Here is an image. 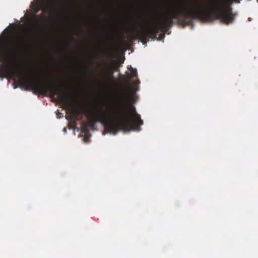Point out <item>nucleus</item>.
<instances>
[{
	"instance_id": "obj_1",
	"label": "nucleus",
	"mask_w": 258,
	"mask_h": 258,
	"mask_svg": "<svg viewBox=\"0 0 258 258\" xmlns=\"http://www.w3.org/2000/svg\"><path fill=\"white\" fill-rule=\"evenodd\" d=\"M231 4L230 0H213L208 5L199 2L190 5L182 4L178 9L172 7L157 23L147 25L140 29L135 28L134 30L140 38L145 40L147 38H156L160 31L166 32L173 25L174 19L183 26H189L195 19L206 21L220 20L222 23L228 25L234 21L236 17L230 7Z\"/></svg>"
},
{
	"instance_id": "obj_2",
	"label": "nucleus",
	"mask_w": 258,
	"mask_h": 258,
	"mask_svg": "<svg viewBox=\"0 0 258 258\" xmlns=\"http://www.w3.org/2000/svg\"><path fill=\"white\" fill-rule=\"evenodd\" d=\"M16 54V49L12 51L6 42L0 40V57L6 61L3 68L4 77L7 78L8 76H11L14 78V80H17L20 86L25 87L26 90L32 89L43 95L48 92L51 94V97L57 96L60 103L67 109L72 111L75 118L72 123L75 126L77 125L76 119L78 117L79 113L73 109L74 94L72 92L64 93L55 83L48 81L40 82L31 78L28 73L18 66L13 59Z\"/></svg>"
},
{
	"instance_id": "obj_3",
	"label": "nucleus",
	"mask_w": 258,
	"mask_h": 258,
	"mask_svg": "<svg viewBox=\"0 0 258 258\" xmlns=\"http://www.w3.org/2000/svg\"><path fill=\"white\" fill-rule=\"evenodd\" d=\"M132 100V96L127 88H122L117 98V105L114 109H109L107 113L102 109L92 113L96 121L104 125L109 133L115 134L119 130L123 132L140 131L143 124L140 115L138 114L135 107L130 111L125 107Z\"/></svg>"
},
{
	"instance_id": "obj_4",
	"label": "nucleus",
	"mask_w": 258,
	"mask_h": 258,
	"mask_svg": "<svg viewBox=\"0 0 258 258\" xmlns=\"http://www.w3.org/2000/svg\"><path fill=\"white\" fill-rule=\"evenodd\" d=\"M88 127H89V125L88 124H86V123L83 122L81 126V132L83 133H84L86 135H87V134L89 132Z\"/></svg>"
},
{
	"instance_id": "obj_5",
	"label": "nucleus",
	"mask_w": 258,
	"mask_h": 258,
	"mask_svg": "<svg viewBox=\"0 0 258 258\" xmlns=\"http://www.w3.org/2000/svg\"><path fill=\"white\" fill-rule=\"evenodd\" d=\"M131 77L134 78L137 76V71L136 69H132L131 72Z\"/></svg>"
},
{
	"instance_id": "obj_6",
	"label": "nucleus",
	"mask_w": 258,
	"mask_h": 258,
	"mask_svg": "<svg viewBox=\"0 0 258 258\" xmlns=\"http://www.w3.org/2000/svg\"><path fill=\"white\" fill-rule=\"evenodd\" d=\"M35 25L36 26H37V27H38L39 28H40V27H41V21H40V19H38L37 20V21H36V22L35 23Z\"/></svg>"
},
{
	"instance_id": "obj_7",
	"label": "nucleus",
	"mask_w": 258,
	"mask_h": 258,
	"mask_svg": "<svg viewBox=\"0 0 258 258\" xmlns=\"http://www.w3.org/2000/svg\"><path fill=\"white\" fill-rule=\"evenodd\" d=\"M95 121H94L93 120H91L89 122V123L88 124L89 126L93 127L95 125Z\"/></svg>"
},
{
	"instance_id": "obj_8",
	"label": "nucleus",
	"mask_w": 258,
	"mask_h": 258,
	"mask_svg": "<svg viewBox=\"0 0 258 258\" xmlns=\"http://www.w3.org/2000/svg\"><path fill=\"white\" fill-rule=\"evenodd\" d=\"M28 44V41L26 42V41H23L22 43H21V46H25L26 44Z\"/></svg>"
},
{
	"instance_id": "obj_9",
	"label": "nucleus",
	"mask_w": 258,
	"mask_h": 258,
	"mask_svg": "<svg viewBox=\"0 0 258 258\" xmlns=\"http://www.w3.org/2000/svg\"><path fill=\"white\" fill-rule=\"evenodd\" d=\"M159 36L160 38H164L165 35L163 33H162V34H160Z\"/></svg>"
},
{
	"instance_id": "obj_10",
	"label": "nucleus",
	"mask_w": 258,
	"mask_h": 258,
	"mask_svg": "<svg viewBox=\"0 0 258 258\" xmlns=\"http://www.w3.org/2000/svg\"><path fill=\"white\" fill-rule=\"evenodd\" d=\"M117 69H118L117 67H115V68H114V70L115 71H117Z\"/></svg>"
},
{
	"instance_id": "obj_11",
	"label": "nucleus",
	"mask_w": 258,
	"mask_h": 258,
	"mask_svg": "<svg viewBox=\"0 0 258 258\" xmlns=\"http://www.w3.org/2000/svg\"><path fill=\"white\" fill-rule=\"evenodd\" d=\"M112 74H113V72H111V73L110 74V77H112V78L113 77Z\"/></svg>"
},
{
	"instance_id": "obj_12",
	"label": "nucleus",
	"mask_w": 258,
	"mask_h": 258,
	"mask_svg": "<svg viewBox=\"0 0 258 258\" xmlns=\"http://www.w3.org/2000/svg\"><path fill=\"white\" fill-rule=\"evenodd\" d=\"M63 131H64V132H66V128H63Z\"/></svg>"
},
{
	"instance_id": "obj_13",
	"label": "nucleus",
	"mask_w": 258,
	"mask_h": 258,
	"mask_svg": "<svg viewBox=\"0 0 258 258\" xmlns=\"http://www.w3.org/2000/svg\"><path fill=\"white\" fill-rule=\"evenodd\" d=\"M84 139L86 140H87L88 139H87V137H85V138H84Z\"/></svg>"
},
{
	"instance_id": "obj_14",
	"label": "nucleus",
	"mask_w": 258,
	"mask_h": 258,
	"mask_svg": "<svg viewBox=\"0 0 258 258\" xmlns=\"http://www.w3.org/2000/svg\"><path fill=\"white\" fill-rule=\"evenodd\" d=\"M54 2V0H51V2L53 3Z\"/></svg>"
}]
</instances>
